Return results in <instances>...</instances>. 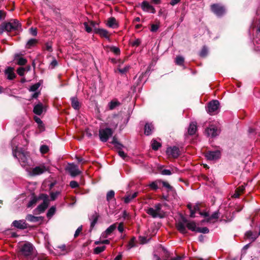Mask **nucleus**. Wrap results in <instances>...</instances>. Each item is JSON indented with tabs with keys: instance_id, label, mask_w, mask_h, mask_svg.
Wrapping results in <instances>:
<instances>
[{
	"instance_id": "cd10ccee",
	"label": "nucleus",
	"mask_w": 260,
	"mask_h": 260,
	"mask_svg": "<svg viewBox=\"0 0 260 260\" xmlns=\"http://www.w3.org/2000/svg\"><path fill=\"white\" fill-rule=\"evenodd\" d=\"M197 127L196 124L192 122L190 124L188 128V135L192 136L195 134L197 131Z\"/></svg>"
},
{
	"instance_id": "0eeeda50",
	"label": "nucleus",
	"mask_w": 260,
	"mask_h": 260,
	"mask_svg": "<svg viewBox=\"0 0 260 260\" xmlns=\"http://www.w3.org/2000/svg\"><path fill=\"white\" fill-rule=\"evenodd\" d=\"M12 226L19 230H25L28 228H31L32 226L26 222L25 220H15L12 223Z\"/></svg>"
},
{
	"instance_id": "c03bdc74",
	"label": "nucleus",
	"mask_w": 260,
	"mask_h": 260,
	"mask_svg": "<svg viewBox=\"0 0 260 260\" xmlns=\"http://www.w3.org/2000/svg\"><path fill=\"white\" fill-rule=\"evenodd\" d=\"M56 208L54 206H52L48 211L47 213V217L48 218L51 217L55 213Z\"/></svg>"
},
{
	"instance_id": "4c0bfd02",
	"label": "nucleus",
	"mask_w": 260,
	"mask_h": 260,
	"mask_svg": "<svg viewBox=\"0 0 260 260\" xmlns=\"http://www.w3.org/2000/svg\"><path fill=\"white\" fill-rule=\"evenodd\" d=\"M208 53V48L206 46H204L202 47V48L199 53V55L201 57L205 58L207 56Z\"/></svg>"
},
{
	"instance_id": "864d4df0",
	"label": "nucleus",
	"mask_w": 260,
	"mask_h": 260,
	"mask_svg": "<svg viewBox=\"0 0 260 260\" xmlns=\"http://www.w3.org/2000/svg\"><path fill=\"white\" fill-rule=\"evenodd\" d=\"M83 25L85 27V30L87 32L90 33L92 31V29L90 25H89L88 22H84Z\"/></svg>"
},
{
	"instance_id": "09e8293b",
	"label": "nucleus",
	"mask_w": 260,
	"mask_h": 260,
	"mask_svg": "<svg viewBox=\"0 0 260 260\" xmlns=\"http://www.w3.org/2000/svg\"><path fill=\"white\" fill-rule=\"evenodd\" d=\"M196 232L201 233L203 234H207L209 232V230L207 227L199 228L198 227Z\"/></svg>"
},
{
	"instance_id": "412c9836",
	"label": "nucleus",
	"mask_w": 260,
	"mask_h": 260,
	"mask_svg": "<svg viewBox=\"0 0 260 260\" xmlns=\"http://www.w3.org/2000/svg\"><path fill=\"white\" fill-rule=\"evenodd\" d=\"M43 111V105L42 103L39 102L38 104L36 105L33 109V112L38 115L42 114Z\"/></svg>"
},
{
	"instance_id": "6ab92c4d",
	"label": "nucleus",
	"mask_w": 260,
	"mask_h": 260,
	"mask_svg": "<svg viewBox=\"0 0 260 260\" xmlns=\"http://www.w3.org/2000/svg\"><path fill=\"white\" fill-rule=\"evenodd\" d=\"M153 129L154 126L152 123L146 122L144 126V134L149 136L152 134Z\"/></svg>"
},
{
	"instance_id": "2eb2a0df",
	"label": "nucleus",
	"mask_w": 260,
	"mask_h": 260,
	"mask_svg": "<svg viewBox=\"0 0 260 260\" xmlns=\"http://www.w3.org/2000/svg\"><path fill=\"white\" fill-rule=\"evenodd\" d=\"M146 212L149 215L151 216L153 218H156L157 217L162 218L164 216L161 214L157 213L154 209L153 208H148L146 210Z\"/></svg>"
},
{
	"instance_id": "39448f33",
	"label": "nucleus",
	"mask_w": 260,
	"mask_h": 260,
	"mask_svg": "<svg viewBox=\"0 0 260 260\" xmlns=\"http://www.w3.org/2000/svg\"><path fill=\"white\" fill-rule=\"evenodd\" d=\"M211 11L217 16H221L225 12L224 6L219 4H214L211 6Z\"/></svg>"
},
{
	"instance_id": "b1692460",
	"label": "nucleus",
	"mask_w": 260,
	"mask_h": 260,
	"mask_svg": "<svg viewBox=\"0 0 260 260\" xmlns=\"http://www.w3.org/2000/svg\"><path fill=\"white\" fill-rule=\"evenodd\" d=\"M49 203H42L39 205L34 211H38V213H43L45 210L48 208Z\"/></svg>"
},
{
	"instance_id": "de8ad7c7",
	"label": "nucleus",
	"mask_w": 260,
	"mask_h": 260,
	"mask_svg": "<svg viewBox=\"0 0 260 260\" xmlns=\"http://www.w3.org/2000/svg\"><path fill=\"white\" fill-rule=\"evenodd\" d=\"M49 150V147L46 145H43L41 146L40 151L42 154H46Z\"/></svg>"
},
{
	"instance_id": "7ed1b4c3",
	"label": "nucleus",
	"mask_w": 260,
	"mask_h": 260,
	"mask_svg": "<svg viewBox=\"0 0 260 260\" xmlns=\"http://www.w3.org/2000/svg\"><path fill=\"white\" fill-rule=\"evenodd\" d=\"M99 132L100 139L103 142H106L113 134V131L109 127L100 129Z\"/></svg>"
},
{
	"instance_id": "1a4fd4ad",
	"label": "nucleus",
	"mask_w": 260,
	"mask_h": 260,
	"mask_svg": "<svg viewBox=\"0 0 260 260\" xmlns=\"http://www.w3.org/2000/svg\"><path fill=\"white\" fill-rule=\"evenodd\" d=\"M207 159L214 160L219 159L221 156V152L219 150L208 151L205 154Z\"/></svg>"
},
{
	"instance_id": "20e7f679",
	"label": "nucleus",
	"mask_w": 260,
	"mask_h": 260,
	"mask_svg": "<svg viewBox=\"0 0 260 260\" xmlns=\"http://www.w3.org/2000/svg\"><path fill=\"white\" fill-rule=\"evenodd\" d=\"M180 218L181 220V221L178 222L176 225V227L177 229V230L181 234H186L188 233L186 227L184 225V223L187 224V223H188V220L185 218L184 216L182 215H180Z\"/></svg>"
},
{
	"instance_id": "6e6552de",
	"label": "nucleus",
	"mask_w": 260,
	"mask_h": 260,
	"mask_svg": "<svg viewBox=\"0 0 260 260\" xmlns=\"http://www.w3.org/2000/svg\"><path fill=\"white\" fill-rule=\"evenodd\" d=\"M219 102L218 100H212L208 104L207 111L210 114L215 112L219 108Z\"/></svg>"
},
{
	"instance_id": "f257e3e1",
	"label": "nucleus",
	"mask_w": 260,
	"mask_h": 260,
	"mask_svg": "<svg viewBox=\"0 0 260 260\" xmlns=\"http://www.w3.org/2000/svg\"><path fill=\"white\" fill-rule=\"evenodd\" d=\"M4 28L10 36H15L22 30L21 24L17 19H11L9 22H4Z\"/></svg>"
},
{
	"instance_id": "774afa93",
	"label": "nucleus",
	"mask_w": 260,
	"mask_h": 260,
	"mask_svg": "<svg viewBox=\"0 0 260 260\" xmlns=\"http://www.w3.org/2000/svg\"><path fill=\"white\" fill-rule=\"evenodd\" d=\"M119 155L123 159H124L127 157V154L124 153V152L121 150H119L118 152Z\"/></svg>"
},
{
	"instance_id": "680f3d73",
	"label": "nucleus",
	"mask_w": 260,
	"mask_h": 260,
	"mask_svg": "<svg viewBox=\"0 0 260 260\" xmlns=\"http://www.w3.org/2000/svg\"><path fill=\"white\" fill-rule=\"evenodd\" d=\"M161 175H170L172 174V172L170 170L164 169L162 170L160 172Z\"/></svg>"
},
{
	"instance_id": "a18cd8bd",
	"label": "nucleus",
	"mask_w": 260,
	"mask_h": 260,
	"mask_svg": "<svg viewBox=\"0 0 260 260\" xmlns=\"http://www.w3.org/2000/svg\"><path fill=\"white\" fill-rule=\"evenodd\" d=\"M40 86L41 83L40 82L36 83L30 87L29 91L32 92L36 91Z\"/></svg>"
},
{
	"instance_id": "f03ea898",
	"label": "nucleus",
	"mask_w": 260,
	"mask_h": 260,
	"mask_svg": "<svg viewBox=\"0 0 260 260\" xmlns=\"http://www.w3.org/2000/svg\"><path fill=\"white\" fill-rule=\"evenodd\" d=\"M33 253V245L30 243L27 242L20 246L19 254L24 256L27 260H32Z\"/></svg>"
},
{
	"instance_id": "79ce46f5",
	"label": "nucleus",
	"mask_w": 260,
	"mask_h": 260,
	"mask_svg": "<svg viewBox=\"0 0 260 260\" xmlns=\"http://www.w3.org/2000/svg\"><path fill=\"white\" fill-rule=\"evenodd\" d=\"M106 246H103L100 247H96L93 249V253L95 254H99L106 249Z\"/></svg>"
},
{
	"instance_id": "4d7b16f0",
	"label": "nucleus",
	"mask_w": 260,
	"mask_h": 260,
	"mask_svg": "<svg viewBox=\"0 0 260 260\" xmlns=\"http://www.w3.org/2000/svg\"><path fill=\"white\" fill-rule=\"evenodd\" d=\"M141 43V40L139 39H136L135 41L131 42V44L132 46L138 47L139 46Z\"/></svg>"
},
{
	"instance_id": "49530a36",
	"label": "nucleus",
	"mask_w": 260,
	"mask_h": 260,
	"mask_svg": "<svg viewBox=\"0 0 260 260\" xmlns=\"http://www.w3.org/2000/svg\"><path fill=\"white\" fill-rule=\"evenodd\" d=\"M115 192L113 190H111L107 193L106 199L107 201H110L114 198Z\"/></svg>"
},
{
	"instance_id": "c9c22d12",
	"label": "nucleus",
	"mask_w": 260,
	"mask_h": 260,
	"mask_svg": "<svg viewBox=\"0 0 260 260\" xmlns=\"http://www.w3.org/2000/svg\"><path fill=\"white\" fill-rule=\"evenodd\" d=\"M116 223L111 225L109 227H108L107 229V230L105 232V234H106V236L110 235L116 229Z\"/></svg>"
},
{
	"instance_id": "58836bf2",
	"label": "nucleus",
	"mask_w": 260,
	"mask_h": 260,
	"mask_svg": "<svg viewBox=\"0 0 260 260\" xmlns=\"http://www.w3.org/2000/svg\"><path fill=\"white\" fill-rule=\"evenodd\" d=\"M219 210L214 212L210 216H209L207 219V222H210L212 219H217L219 218Z\"/></svg>"
},
{
	"instance_id": "5fc2aeb1",
	"label": "nucleus",
	"mask_w": 260,
	"mask_h": 260,
	"mask_svg": "<svg viewBox=\"0 0 260 260\" xmlns=\"http://www.w3.org/2000/svg\"><path fill=\"white\" fill-rule=\"evenodd\" d=\"M161 183L162 184L164 187L168 189V191L171 190L173 188V187L171 185H170L169 183H168L167 182L161 180Z\"/></svg>"
},
{
	"instance_id": "338daca9",
	"label": "nucleus",
	"mask_w": 260,
	"mask_h": 260,
	"mask_svg": "<svg viewBox=\"0 0 260 260\" xmlns=\"http://www.w3.org/2000/svg\"><path fill=\"white\" fill-rule=\"evenodd\" d=\"M129 67H125L122 69H118V71L121 73V74H125L126 73L128 69H129Z\"/></svg>"
},
{
	"instance_id": "393cba45",
	"label": "nucleus",
	"mask_w": 260,
	"mask_h": 260,
	"mask_svg": "<svg viewBox=\"0 0 260 260\" xmlns=\"http://www.w3.org/2000/svg\"><path fill=\"white\" fill-rule=\"evenodd\" d=\"M161 180L157 179L154 181L151 182L147 186H149L152 190H156L158 188V184L161 183Z\"/></svg>"
},
{
	"instance_id": "f8f14e48",
	"label": "nucleus",
	"mask_w": 260,
	"mask_h": 260,
	"mask_svg": "<svg viewBox=\"0 0 260 260\" xmlns=\"http://www.w3.org/2000/svg\"><path fill=\"white\" fill-rule=\"evenodd\" d=\"M205 132L208 137H211L212 138L218 136L219 134V131L217 128L213 125L206 128Z\"/></svg>"
},
{
	"instance_id": "3c124183",
	"label": "nucleus",
	"mask_w": 260,
	"mask_h": 260,
	"mask_svg": "<svg viewBox=\"0 0 260 260\" xmlns=\"http://www.w3.org/2000/svg\"><path fill=\"white\" fill-rule=\"evenodd\" d=\"M120 104L119 102L117 101H112L109 103V108L110 110L114 109L117 106Z\"/></svg>"
},
{
	"instance_id": "a878e982",
	"label": "nucleus",
	"mask_w": 260,
	"mask_h": 260,
	"mask_svg": "<svg viewBox=\"0 0 260 260\" xmlns=\"http://www.w3.org/2000/svg\"><path fill=\"white\" fill-rule=\"evenodd\" d=\"M245 237L247 239H251L252 242H253L258 238V236L256 233L254 234L252 231H248L245 234Z\"/></svg>"
},
{
	"instance_id": "9d476101",
	"label": "nucleus",
	"mask_w": 260,
	"mask_h": 260,
	"mask_svg": "<svg viewBox=\"0 0 260 260\" xmlns=\"http://www.w3.org/2000/svg\"><path fill=\"white\" fill-rule=\"evenodd\" d=\"M66 170L68 171L71 176L73 177L80 175L81 173V172L78 169V166L73 164H70L66 168Z\"/></svg>"
},
{
	"instance_id": "f3484780",
	"label": "nucleus",
	"mask_w": 260,
	"mask_h": 260,
	"mask_svg": "<svg viewBox=\"0 0 260 260\" xmlns=\"http://www.w3.org/2000/svg\"><path fill=\"white\" fill-rule=\"evenodd\" d=\"M47 169L44 166L36 167L33 168L32 170V174L33 175H39L43 174L47 171Z\"/></svg>"
},
{
	"instance_id": "473e14b6",
	"label": "nucleus",
	"mask_w": 260,
	"mask_h": 260,
	"mask_svg": "<svg viewBox=\"0 0 260 260\" xmlns=\"http://www.w3.org/2000/svg\"><path fill=\"white\" fill-rule=\"evenodd\" d=\"M138 192H135L132 196L128 195L125 197L124 199V202L126 204L129 203L133 199L135 198L138 196Z\"/></svg>"
},
{
	"instance_id": "052dcab7",
	"label": "nucleus",
	"mask_w": 260,
	"mask_h": 260,
	"mask_svg": "<svg viewBox=\"0 0 260 260\" xmlns=\"http://www.w3.org/2000/svg\"><path fill=\"white\" fill-rule=\"evenodd\" d=\"M82 231V225L78 227V228L76 230L75 233L74 234V238H77L79 234Z\"/></svg>"
},
{
	"instance_id": "ddd939ff",
	"label": "nucleus",
	"mask_w": 260,
	"mask_h": 260,
	"mask_svg": "<svg viewBox=\"0 0 260 260\" xmlns=\"http://www.w3.org/2000/svg\"><path fill=\"white\" fill-rule=\"evenodd\" d=\"M141 8L144 11L149 12L150 11L152 13L154 14L156 12L155 8L149 3L146 1H144L141 5Z\"/></svg>"
},
{
	"instance_id": "f704fd0d",
	"label": "nucleus",
	"mask_w": 260,
	"mask_h": 260,
	"mask_svg": "<svg viewBox=\"0 0 260 260\" xmlns=\"http://www.w3.org/2000/svg\"><path fill=\"white\" fill-rule=\"evenodd\" d=\"M38 43V40L35 39H30L29 40L26 45V48L29 49L34 46Z\"/></svg>"
},
{
	"instance_id": "8fccbe9b",
	"label": "nucleus",
	"mask_w": 260,
	"mask_h": 260,
	"mask_svg": "<svg viewBox=\"0 0 260 260\" xmlns=\"http://www.w3.org/2000/svg\"><path fill=\"white\" fill-rule=\"evenodd\" d=\"M136 238L135 237H133L131 239L128 243L129 248L136 246Z\"/></svg>"
},
{
	"instance_id": "c756f323",
	"label": "nucleus",
	"mask_w": 260,
	"mask_h": 260,
	"mask_svg": "<svg viewBox=\"0 0 260 260\" xmlns=\"http://www.w3.org/2000/svg\"><path fill=\"white\" fill-rule=\"evenodd\" d=\"M186 227L188 230L193 232H196L198 228L196 226V222L194 221L187 223Z\"/></svg>"
},
{
	"instance_id": "aec40b11",
	"label": "nucleus",
	"mask_w": 260,
	"mask_h": 260,
	"mask_svg": "<svg viewBox=\"0 0 260 260\" xmlns=\"http://www.w3.org/2000/svg\"><path fill=\"white\" fill-rule=\"evenodd\" d=\"M154 257L156 258V260H160V257L156 254H154ZM183 257L179 255L175 257H171L170 258V256L169 254H166L163 260H183Z\"/></svg>"
},
{
	"instance_id": "e2e57ef3",
	"label": "nucleus",
	"mask_w": 260,
	"mask_h": 260,
	"mask_svg": "<svg viewBox=\"0 0 260 260\" xmlns=\"http://www.w3.org/2000/svg\"><path fill=\"white\" fill-rule=\"evenodd\" d=\"M161 210V205L160 203H158L155 205V210L157 213H160Z\"/></svg>"
},
{
	"instance_id": "72a5a7b5",
	"label": "nucleus",
	"mask_w": 260,
	"mask_h": 260,
	"mask_svg": "<svg viewBox=\"0 0 260 260\" xmlns=\"http://www.w3.org/2000/svg\"><path fill=\"white\" fill-rule=\"evenodd\" d=\"M6 73L8 74L7 78L9 80H13L16 77V75L13 72L12 69L11 68H9L8 70L6 71Z\"/></svg>"
},
{
	"instance_id": "a19ab883",
	"label": "nucleus",
	"mask_w": 260,
	"mask_h": 260,
	"mask_svg": "<svg viewBox=\"0 0 260 260\" xmlns=\"http://www.w3.org/2000/svg\"><path fill=\"white\" fill-rule=\"evenodd\" d=\"M184 58L181 56H177L175 59V63L176 64L181 66L183 65Z\"/></svg>"
},
{
	"instance_id": "c85d7f7f",
	"label": "nucleus",
	"mask_w": 260,
	"mask_h": 260,
	"mask_svg": "<svg viewBox=\"0 0 260 260\" xmlns=\"http://www.w3.org/2000/svg\"><path fill=\"white\" fill-rule=\"evenodd\" d=\"M34 119L35 121V122L38 124L39 128L42 131H44L45 130L44 124H43V122L41 120V119L39 117H37V116H35L34 117Z\"/></svg>"
},
{
	"instance_id": "2f4dec72",
	"label": "nucleus",
	"mask_w": 260,
	"mask_h": 260,
	"mask_svg": "<svg viewBox=\"0 0 260 260\" xmlns=\"http://www.w3.org/2000/svg\"><path fill=\"white\" fill-rule=\"evenodd\" d=\"M105 48H109L110 51L113 52L115 55H119L120 54V50L118 47L114 46H106Z\"/></svg>"
},
{
	"instance_id": "37998d69",
	"label": "nucleus",
	"mask_w": 260,
	"mask_h": 260,
	"mask_svg": "<svg viewBox=\"0 0 260 260\" xmlns=\"http://www.w3.org/2000/svg\"><path fill=\"white\" fill-rule=\"evenodd\" d=\"M38 201V198L36 196H35L34 194H32V199L28 202L27 207L28 208H30L32 207L34 205L36 204Z\"/></svg>"
},
{
	"instance_id": "13d9d810",
	"label": "nucleus",
	"mask_w": 260,
	"mask_h": 260,
	"mask_svg": "<svg viewBox=\"0 0 260 260\" xmlns=\"http://www.w3.org/2000/svg\"><path fill=\"white\" fill-rule=\"evenodd\" d=\"M139 240L140 243L141 244H144L148 242V240H147L146 237L143 236H140L139 237Z\"/></svg>"
},
{
	"instance_id": "a211bd4d",
	"label": "nucleus",
	"mask_w": 260,
	"mask_h": 260,
	"mask_svg": "<svg viewBox=\"0 0 260 260\" xmlns=\"http://www.w3.org/2000/svg\"><path fill=\"white\" fill-rule=\"evenodd\" d=\"M106 25L111 28H117L118 27V23H117L115 18L111 17L107 20Z\"/></svg>"
},
{
	"instance_id": "e433bc0d",
	"label": "nucleus",
	"mask_w": 260,
	"mask_h": 260,
	"mask_svg": "<svg viewBox=\"0 0 260 260\" xmlns=\"http://www.w3.org/2000/svg\"><path fill=\"white\" fill-rule=\"evenodd\" d=\"M37 198L38 200H43V203H49L48 196L47 194L41 193Z\"/></svg>"
},
{
	"instance_id": "4468645a",
	"label": "nucleus",
	"mask_w": 260,
	"mask_h": 260,
	"mask_svg": "<svg viewBox=\"0 0 260 260\" xmlns=\"http://www.w3.org/2000/svg\"><path fill=\"white\" fill-rule=\"evenodd\" d=\"M99 217V214L97 212H94V213L89 218V220H91L89 230L90 232H91L95 224L97 223Z\"/></svg>"
},
{
	"instance_id": "bf43d9fd",
	"label": "nucleus",
	"mask_w": 260,
	"mask_h": 260,
	"mask_svg": "<svg viewBox=\"0 0 260 260\" xmlns=\"http://www.w3.org/2000/svg\"><path fill=\"white\" fill-rule=\"evenodd\" d=\"M70 186L72 188H75L79 186V184L77 181L73 180L70 182Z\"/></svg>"
},
{
	"instance_id": "69168bd1",
	"label": "nucleus",
	"mask_w": 260,
	"mask_h": 260,
	"mask_svg": "<svg viewBox=\"0 0 260 260\" xmlns=\"http://www.w3.org/2000/svg\"><path fill=\"white\" fill-rule=\"evenodd\" d=\"M29 30H30V34L33 36H36L37 35V28L31 27L29 29Z\"/></svg>"
},
{
	"instance_id": "dca6fc26",
	"label": "nucleus",
	"mask_w": 260,
	"mask_h": 260,
	"mask_svg": "<svg viewBox=\"0 0 260 260\" xmlns=\"http://www.w3.org/2000/svg\"><path fill=\"white\" fill-rule=\"evenodd\" d=\"M26 220L32 222H38L40 221L42 222L44 220L43 216H35L31 214H27L25 217Z\"/></svg>"
},
{
	"instance_id": "0e129e2a",
	"label": "nucleus",
	"mask_w": 260,
	"mask_h": 260,
	"mask_svg": "<svg viewBox=\"0 0 260 260\" xmlns=\"http://www.w3.org/2000/svg\"><path fill=\"white\" fill-rule=\"evenodd\" d=\"M50 66L51 67V69H54L55 67H56L58 65L57 61L56 59L53 58L52 61L50 63Z\"/></svg>"
},
{
	"instance_id": "7c9ffc66",
	"label": "nucleus",
	"mask_w": 260,
	"mask_h": 260,
	"mask_svg": "<svg viewBox=\"0 0 260 260\" xmlns=\"http://www.w3.org/2000/svg\"><path fill=\"white\" fill-rule=\"evenodd\" d=\"M150 68L149 67H148L147 68V69L146 70V71L144 73H142L141 74V75L139 76V78L138 79L137 82L135 84V85H134L135 88H136V87L139 85L140 82H141L143 77L144 76H146L147 74L149 73V72H150Z\"/></svg>"
},
{
	"instance_id": "603ef678",
	"label": "nucleus",
	"mask_w": 260,
	"mask_h": 260,
	"mask_svg": "<svg viewBox=\"0 0 260 260\" xmlns=\"http://www.w3.org/2000/svg\"><path fill=\"white\" fill-rule=\"evenodd\" d=\"M25 69L23 67L18 68L16 71L17 73L20 76H23L24 74Z\"/></svg>"
},
{
	"instance_id": "9b49d317",
	"label": "nucleus",
	"mask_w": 260,
	"mask_h": 260,
	"mask_svg": "<svg viewBox=\"0 0 260 260\" xmlns=\"http://www.w3.org/2000/svg\"><path fill=\"white\" fill-rule=\"evenodd\" d=\"M94 32L99 35L101 38H104L107 39L109 42H111L110 38V34L107 30L104 28H95L94 29Z\"/></svg>"
},
{
	"instance_id": "ea45409f",
	"label": "nucleus",
	"mask_w": 260,
	"mask_h": 260,
	"mask_svg": "<svg viewBox=\"0 0 260 260\" xmlns=\"http://www.w3.org/2000/svg\"><path fill=\"white\" fill-rule=\"evenodd\" d=\"M161 146V144L157 142L156 140H153L152 141V143L151 144V147H152V149L153 150H157L158 149V148L159 147H160Z\"/></svg>"
},
{
	"instance_id": "4be33fe9",
	"label": "nucleus",
	"mask_w": 260,
	"mask_h": 260,
	"mask_svg": "<svg viewBox=\"0 0 260 260\" xmlns=\"http://www.w3.org/2000/svg\"><path fill=\"white\" fill-rule=\"evenodd\" d=\"M14 59L17 60V64L19 66H24L27 63V59L20 57V54H15Z\"/></svg>"
},
{
	"instance_id": "6e6d98bb",
	"label": "nucleus",
	"mask_w": 260,
	"mask_h": 260,
	"mask_svg": "<svg viewBox=\"0 0 260 260\" xmlns=\"http://www.w3.org/2000/svg\"><path fill=\"white\" fill-rule=\"evenodd\" d=\"M60 193L59 191H56V192H51L50 193V197L51 200L52 201H54L56 199L57 196Z\"/></svg>"
},
{
	"instance_id": "423d86ee",
	"label": "nucleus",
	"mask_w": 260,
	"mask_h": 260,
	"mask_svg": "<svg viewBox=\"0 0 260 260\" xmlns=\"http://www.w3.org/2000/svg\"><path fill=\"white\" fill-rule=\"evenodd\" d=\"M166 153L169 157L178 158L181 154L179 148L177 146L169 147L166 150Z\"/></svg>"
},
{
	"instance_id": "5701e85b",
	"label": "nucleus",
	"mask_w": 260,
	"mask_h": 260,
	"mask_svg": "<svg viewBox=\"0 0 260 260\" xmlns=\"http://www.w3.org/2000/svg\"><path fill=\"white\" fill-rule=\"evenodd\" d=\"M71 101V106L75 110H79L80 108V105L78 100L76 96L71 97L70 98Z\"/></svg>"
},
{
	"instance_id": "bb28decb",
	"label": "nucleus",
	"mask_w": 260,
	"mask_h": 260,
	"mask_svg": "<svg viewBox=\"0 0 260 260\" xmlns=\"http://www.w3.org/2000/svg\"><path fill=\"white\" fill-rule=\"evenodd\" d=\"M245 190V186L241 185L237 187L235 191V193L233 195V197L235 198H239L240 196L244 192Z\"/></svg>"
}]
</instances>
